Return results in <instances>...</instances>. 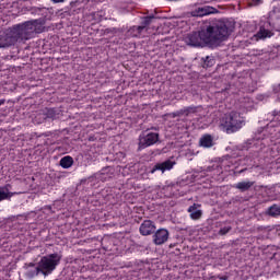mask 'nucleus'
<instances>
[{
    "mask_svg": "<svg viewBox=\"0 0 280 280\" xmlns=\"http://www.w3.org/2000/svg\"><path fill=\"white\" fill-rule=\"evenodd\" d=\"M254 1H261V0H254Z\"/></svg>",
    "mask_w": 280,
    "mask_h": 280,
    "instance_id": "nucleus-35",
    "label": "nucleus"
},
{
    "mask_svg": "<svg viewBox=\"0 0 280 280\" xmlns=\"http://www.w3.org/2000/svg\"><path fill=\"white\" fill-rule=\"evenodd\" d=\"M255 36L259 40H266V38H272V36H275V33H272V31H270L264 26H260L259 31L257 32V34Z\"/></svg>",
    "mask_w": 280,
    "mask_h": 280,
    "instance_id": "nucleus-13",
    "label": "nucleus"
},
{
    "mask_svg": "<svg viewBox=\"0 0 280 280\" xmlns=\"http://www.w3.org/2000/svg\"><path fill=\"white\" fill-rule=\"evenodd\" d=\"M129 32L132 34V36H135L137 38L138 36H141V34H143V27H141V25L131 26L129 28Z\"/></svg>",
    "mask_w": 280,
    "mask_h": 280,
    "instance_id": "nucleus-21",
    "label": "nucleus"
},
{
    "mask_svg": "<svg viewBox=\"0 0 280 280\" xmlns=\"http://www.w3.org/2000/svg\"><path fill=\"white\" fill-rule=\"evenodd\" d=\"M39 115H42L44 119H57L58 115H60V109L46 107L39 112Z\"/></svg>",
    "mask_w": 280,
    "mask_h": 280,
    "instance_id": "nucleus-10",
    "label": "nucleus"
},
{
    "mask_svg": "<svg viewBox=\"0 0 280 280\" xmlns=\"http://www.w3.org/2000/svg\"><path fill=\"white\" fill-rule=\"evenodd\" d=\"M141 22H140V27H142V30H147L152 25V23H154V21H156V16L154 14H150V15H144L141 16Z\"/></svg>",
    "mask_w": 280,
    "mask_h": 280,
    "instance_id": "nucleus-12",
    "label": "nucleus"
},
{
    "mask_svg": "<svg viewBox=\"0 0 280 280\" xmlns=\"http://www.w3.org/2000/svg\"><path fill=\"white\" fill-rule=\"evenodd\" d=\"M176 165V162H173L172 160H167L163 163H158L153 166L151 170V174H154V172L160 171V172H167V170H172Z\"/></svg>",
    "mask_w": 280,
    "mask_h": 280,
    "instance_id": "nucleus-11",
    "label": "nucleus"
},
{
    "mask_svg": "<svg viewBox=\"0 0 280 280\" xmlns=\"http://www.w3.org/2000/svg\"><path fill=\"white\" fill-rule=\"evenodd\" d=\"M52 3H65L67 0H50Z\"/></svg>",
    "mask_w": 280,
    "mask_h": 280,
    "instance_id": "nucleus-30",
    "label": "nucleus"
},
{
    "mask_svg": "<svg viewBox=\"0 0 280 280\" xmlns=\"http://www.w3.org/2000/svg\"><path fill=\"white\" fill-rule=\"evenodd\" d=\"M221 280H229V276L219 277Z\"/></svg>",
    "mask_w": 280,
    "mask_h": 280,
    "instance_id": "nucleus-31",
    "label": "nucleus"
},
{
    "mask_svg": "<svg viewBox=\"0 0 280 280\" xmlns=\"http://www.w3.org/2000/svg\"><path fill=\"white\" fill-rule=\"evenodd\" d=\"M13 33L15 34V38L19 40H30L31 38H34L36 34H42L45 30V20L44 19H37V20H31L26 21L22 24L14 25Z\"/></svg>",
    "mask_w": 280,
    "mask_h": 280,
    "instance_id": "nucleus-3",
    "label": "nucleus"
},
{
    "mask_svg": "<svg viewBox=\"0 0 280 280\" xmlns=\"http://www.w3.org/2000/svg\"><path fill=\"white\" fill-rule=\"evenodd\" d=\"M140 233L142 235H152L156 233V225L152 220H144L140 225Z\"/></svg>",
    "mask_w": 280,
    "mask_h": 280,
    "instance_id": "nucleus-8",
    "label": "nucleus"
},
{
    "mask_svg": "<svg viewBox=\"0 0 280 280\" xmlns=\"http://www.w3.org/2000/svg\"><path fill=\"white\" fill-rule=\"evenodd\" d=\"M218 10L213 7H199L190 12V16H207L209 14H215Z\"/></svg>",
    "mask_w": 280,
    "mask_h": 280,
    "instance_id": "nucleus-9",
    "label": "nucleus"
},
{
    "mask_svg": "<svg viewBox=\"0 0 280 280\" xmlns=\"http://www.w3.org/2000/svg\"><path fill=\"white\" fill-rule=\"evenodd\" d=\"M268 215H271V218H277V215L280 214V206L273 205L268 208L267 210Z\"/></svg>",
    "mask_w": 280,
    "mask_h": 280,
    "instance_id": "nucleus-20",
    "label": "nucleus"
},
{
    "mask_svg": "<svg viewBox=\"0 0 280 280\" xmlns=\"http://www.w3.org/2000/svg\"><path fill=\"white\" fill-rule=\"evenodd\" d=\"M59 165H61L63 170H69V167L73 165V158L71 155L63 156L60 160Z\"/></svg>",
    "mask_w": 280,
    "mask_h": 280,
    "instance_id": "nucleus-18",
    "label": "nucleus"
},
{
    "mask_svg": "<svg viewBox=\"0 0 280 280\" xmlns=\"http://www.w3.org/2000/svg\"><path fill=\"white\" fill-rule=\"evenodd\" d=\"M5 104V100H0V106H3Z\"/></svg>",
    "mask_w": 280,
    "mask_h": 280,
    "instance_id": "nucleus-33",
    "label": "nucleus"
},
{
    "mask_svg": "<svg viewBox=\"0 0 280 280\" xmlns=\"http://www.w3.org/2000/svg\"><path fill=\"white\" fill-rule=\"evenodd\" d=\"M117 32H119V28H117V27L104 30V34H117Z\"/></svg>",
    "mask_w": 280,
    "mask_h": 280,
    "instance_id": "nucleus-23",
    "label": "nucleus"
},
{
    "mask_svg": "<svg viewBox=\"0 0 280 280\" xmlns=\"http://www.w3.org/2000/svg\"><path fill=\"white\" fill-rule=\"evenodd\" d=\"M182 110H184L185 113H184V115H189V113H191V110H196V107H188V108H186V109H182Z\"/></svg>",
    "mask_w": 280,
    "mask_h": 280,
    "instance_id": "nucleus-26",
    "label": "nucleus"
},
{
    "mask_svg": "<svg viewBox=\"0 0 280 280\" xmlns=\"http://www.w3.org/2000/svg\"><path fill=\"white\" fill-rule=\"evenodd\" d=\"M12 189V184H5L4 186H0V191H3V194H8V198H4V200H12L13 196H16L21 192H12L10 191Z\"/></svg>",
    "mask_w": 280,
    "mask_h": 280,
    "instance_id": "nucleus-16",
    "label": "nucleus"
},
{
    "mask_svg": "<svg viewBox=\"0 0 280 280\" xmlns=\"http://www.w3.org/2000/svg\"><path fill=\"white\" fill-rule=\"evenodd\" d=\"M61 260L62 255L58 253L43 256L35 269L26 271L25 277L27 279H34V277H38L39 275H43V277H49V275L60 266Z\"/></svg>",
    "mask_w": 280,
    "mask_h": 280,
    "instance_id": "nucleus-2",
    "label": "nucleus"
},
{
    "mask_svg": "<svg viewBox=\"0 0 280 280\" xmlns=\"http://www.w3.org/2000/svg\"><path fill=\"white\" fill-rule=\"evenodd\" d=\"M24 268H36V264L34 262L25 264Z\"/></svg>",
    "mask_w": 280,
    "mask_h": 280,
    "instance_id": "nucleus-28",
    "label": "nucleus"
},
{
    "mask_svg": "<svg viewBox=\"0 0 280 280\" xmlns=\"http://www.w3.org/2000/svg\"><path fill=\"white\" fill-rule=\"evenodd\" d=\"M15 43H19V39H16V35L12 27L0 33V49L14 47Z\"/></svg>",
    "mask_w": 280,
    "mask_h": 280,
    "instance_id": "nucleus-5",
    "label": "nucleus"
},
{
    "mask_svg": "<svg viewBox=\"0 0 280 280\" xmlns=\"http://www.w3.org/2000/svg\"><path fill=\"white\" fill-rule=\"evenodd\" d=\"M107 172H110V166H106V167H104V168H102V171H101V174H107Z\"/></svg>",
    "mask_w": 280,
    "mask_h": 280,
    "instance_id": "nucleus-27",
    "label": "nucleus"
},
{
    "mask_svg": "<svg viewBox=\"0 0 280 280\" xmlns=\"http://www.w3.org/2000/svg\"><path fill=\"white\" fill-rule=\"evenodd\" d=\"M232 229L233 228H231V226L221 228L219 231V235H226V233H229Z\"/></svg>",
    "mask_w": 280,
    "mask_h": 280,
    "instance_id": "nucleus-22",
    "label": "nucleus"
},
{
    "mask_svg": "<svg viewBox=\"0 0 280 280\" xmlns=\"http://www.w3.org/2000/svg\"><path fill=\"white\" fill-rule=\"evenodd\" d=\"M253 185H255V182H240L234 187L235 189H238L242 192H244V191H248L250 187H253Z\"/></svg>",
    "mask_w": 280,
    "mask_h": 280,
    "instance_id": "nucleus-17",
    "label": "nucleus"
},
{
    "mask_svg": "<svg viewBox=\"0 0 280 280\" xmlns=\"http://www.w3.org/2000/svg\"><path fill=\"white\" fill-rule=\"evenodd\" d=\"M277 115H280V112L273 110V117H277Z\"/></svg>",
    "mask_w": 280,
    "mask_h": 280,
    "instance_id": "nucleus-32",
    "label": "nucleus"
},
{
    "mask_svg": "<svg viewBox=\"0 0 280 280\" xmlns=\"http://www.w3.org/2000/svg\"><path fill=\"white\" fill-rule=\"evenodd\" d=\"M185 113V110H178V112H174V113H171V114H168L170 115V117H173V119L174 118H176V117H182V115Z\"/></svg>",
    "mask_w": 280,
    "mask_h": 280,
    "instance_id": "nucleus-24",
    "label": "nucleus"
},
{
    "mask_svg": "<svg viewBox=\"0 0 280 280\" xmlns=\"http://www.w3.org/2000/svg\"><path fill=\"white\" fill-rule=\"evenodd\" d=\"M188 213H190L191 220H200L202 218V210H198L196 203L188 208Z\"/></svg>",
    "mask_w": 280,
    "mask_h": 280,
    "instance_id": "nucleus-15",
    "label": "nucleus"
},
{
    "mask_svg": "<svg viewBox=\"0 0 280 280\" xmlns=\"http://www.w3.org/2000/svg\"><path fill=\"white\" fill-rule=\"evenodd\" d=\"M201 148H213V137L211 135H205L199 140Z\"/></svg>",
    "mask_w": 280,
    "mask_h": 280,
    "instance_id": "nucleus-14",
    "label": "nucleus"
},
{
    "mask_svg": "<svg viewBox=\"0 0 280 280\" xmlns=\"http://www.w3.org/2000/svg\"><path fill=\"white\" fill-rule=\"evenodd\" d=\"M170 240V232L165 229H160L154 232L153 235V243L155 246H161L162 244H165Z\"/></svg>",
    "mask_w": 280,
    "mask_h": 280,
    "instance_id": "nucleus-7",
    "label": "nucleus"
},
{
    "mask_svg": "<svg viewBox=\"0 0 280 280\" xmlns=\"http://www.w3.org/2000/svg\"><path fill=\"white\" fill-rule=\"evenodd\" d=\"M233 34V25L228 20H212L201 26L198 32L187 35L186 43L190 47H209L215 49L229 40Z\"/></svg>",
    "mask_w": 280,
    "mask_h": 280,
    "instance_id": "nucleus-1",
    "label": "nucleus"
},
{
    "mask_svg": "<svg viewBox=\"0 0 280 280\" xmlns=\"http://www.w3.org/2000/svg\"><path fill=\"white\" fill-rule=\"evenodd\" d=\"M9 195L3 192V190H0V202H3V200H5V198H8Z\"/></svg>",
    "mask_w": 280,
    "mask_h": 280,
    "instance_id": "nucleus-25",
    "label": "nucleus"
},
{
    "mask_svg": "<svg viewBox=\"0 0 280 280\" xmlns=\"http://www.w3.org/2000/svg\"><path fill=\"white\" fill-rule=\"evenodd\" d=\"M202 67L203 69H209V67H213L215 65V59L211 56H207L206 58H202Z\"/></svg>",
    "mask_w": 280,
    "mask_h": 280,
    "instance_id": "nucleus-19",
    "label": "nucleus"
},
{
    "mask_svg": "<svg viewBox=\"0 0 280 280\" xmlns=\"http://www.w3.org/2000/svg\"><path fill=\"white\" fill-rule=\"evenodd\" d=\"M242 126H244V117L237 112L225 114L221 120V127L228 135L242 130Z\"/></svg>",
    "mask_w": 280,
    "mask_h": 280,
    "instance_id": "nucleus-4",
    "label": "nucleus"
},
{
    "mask_svg": "<svg viewBox=\"0 0 280 280\" xmlns=\"http://www.w3.org/2000/svg\"><path fill=\"white\" fill-rule=\"evenodd\" d=\"M273 93H280V84L273 88Z\"/></svg>",
    "mask_w": 280,
    "mask_h": 280,
    "instance_id": "nucleus-29",
    "label": "nucleus"
},
{
    "mask_svg": "<svg viewBox=\"0 0 280 280\" xmlns=\"http://www.w3.org/2000/svg\"><path fill=\"white\" fill-rule=\"evenodd\" d=\"M159 141V133L150 132L147 136L141 135L139 137V150H143L145 148H150V145H154Z\"/></svg>",
    "mask_w": 280,
    "mask_h": 280,
    "instance_id": "nucleus-6",
    "label": "nucleus"
},
{
    "mask_svg": "<svg viewBox=\"0 0 280 280\" xmlns=\"http://www.w3.org/2000/svg\"><path fill=\"white\" fill-rule=\"evenodd\" d=\"M71 8H73V5H75V2H70Z\"/></svg>",
    "mask_w": 280,
    "mask_h": 280,
    "instance_id": "nucleus-34",
    "label": "nucleus"
}]
</instances>
